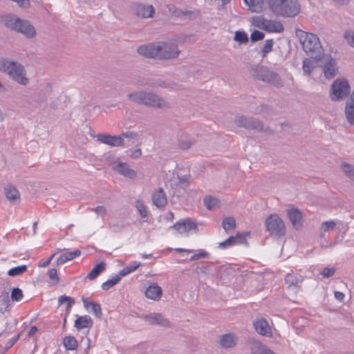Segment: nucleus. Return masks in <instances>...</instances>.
I'll use <instances>...</instances> for the list:
<instances>
[{
  "instance_id": "nucleus-8",
  "label": "nucleus",
  "mask_w": 354,
  "mask_h": 354,
  "mask_svg": "<svg viewBox=\"0 0 354 354\" xmlns=\"http://www.w3.org/2000/svg\"><path fill=\"white\" fill-rule=\"evenodd\" d=\"M156 59L168 60L178 57L180 51L176 44L171 42H157Z\"/></svg>"
},
{
  "instance_id": "nucleus-40",
  "label": "nucleus",
  "mask_w": 354,
  "mask_h": 354,
  "mask_svg": "<svg viewBox=\"0 0 354 354\" xmlns=\"http://www.w3.org/2000/svg\"><path fill=\"white\" fill-rule=\"evenodd\" d=\"M337 225V223L334 221L323 222L320 227L321 235L323 236L324 232L333 231L336 228Z\"/></svg>"
},
{
  "instance_id": "nucleus-46",
  "label": "nucleus",
  "mask_w": 354,
  "mask_h": 354,
  "mask_svg": "<svg viewBox=\"0 0 354 354\" xmlns=\"http://www.w3.org/2000/svg\"><path fill=\"white\" fill-rule=\"evenodd\" d=\"M136 207L139 212L142 218H146L148 216L147 208L144 203L140 200H137L136 202Z\"/></svg>"
},
{
  "instance_id": "nucleus-18",
  "label": "nucleus",
  "mask_w": 354,
  "mask_h": 354,
  "mask_svg": "<svg viewBox=\"0 0 354 354\" xmlns=\"http://www.w3.org/2000/svg\"><path fill=\"white\" fill-rule=\"evenodd\" d=\"M287 214L292 227L299 230L303 227L302 214L297 208H292L287 211Z\"/></svg>"
},
{
  "instance_id": "nucleus-15",
  "label": "nucleus",
  "mask_w": 354,
  "mask_h": 354,
  "mask_svg": "<svg viewBox=\"0 0 354 354\" xmlns=\"http://www.w3.org/2000/svg\"><path fill=\"white\" fill-rule=\"evenodd\" d=\"M97 140L111 147H120L124 145V140L120 136L100 133L97 136Z\"/></svg>"
},
{
  "instance_id": "nucleus-23",
  "label": "nucleus",
  "mask_w": 354,
  "mask_h": 354,
  "mask_svg": "<svg viewBox=\"0 0 354 354\" xmlns=\"http://www.w3.org/2000/svg\"><path fill=\"white\" fill-rule=\"evenodd\" d=\"M82 301L83 302V305L85 309L88 310L89 308H91L92 312L94 315L98 317L101 318L102 316V308L100 305L97 303H95L91 301L88 297H82Z\"/></svg>"
},
{
  "instance_id": "nucleus-7",
  "label": "nucleus",
  "mask_w": 354,
  "mask_h": 354,
  "mask_svg": "<svg viewBox=\"0 0 354 354\" xmlns=\"http://www.w3.org/2000/svg\"><path fill=\"white\" fill-rule=\"evenodd\" d=\"M351 92V86L347 80L337 78L331 85L330 97L332 101L337 102L347 97Z\"/></svg>"
},
{
  "instance_id": "nucleus-27",
  "label": "nucleus",
  "mask_w": 354,
  "mask_h": 354,
  "mask_svg": "<svg viewBox=\"0 0 354 354\" xmlns=\"http://www.w3.org/2000/svg\"><path fill=\"white\" fill-rule=\"evenodd\" d=\"M250 235V232H237L235 236H231L220 243H247L246 237Z\"/></svg>"
},
{
  "instance_id": "nucleus-19",
  "label": "nucleus",
  "mask_w": 354,
  "mask_h": 354,
  "mask_svg": "<svg viewBox=\"0 0 354 354\" xmlns=\"http://www.w3.org/2000/svg\"><path fill=\"white\" fill-rule=\"evenodd\" d=\"M253 326L257 333L266 337L272 335V329L268 322L263 318L257 319L253 322Z\"/></svg>"
},
{
  "instance_id": "nucleus-41",
  "label": "nucleus",
  "mask_w": 354,
  "mask_h": 354,
  "mask_svg": "<svg viewBox=\"0 0 354 354\" xmlns=\"http://www.w3.org/2000/svg\"><path fill=\"white\" fill-rule=\"evenodd\" d=\"M120 279H121L120 276L118 274H115L112 279H110L106 281L105 282H104L102 284L101 287H102V290H108L111 289L113 286H114L115 284L119 283Z\"/></svg>"
},
{
  "instance_id": "nucleus-35",
  "label": "nucleus",
  "mask_w": 354,
  "mask_h": 354,
  "mask_svg": "<svg viewBox=\"0 0 354 354\" xmlns=\"http://www.w3.org/2000/svg\"><path fill=\"white\" fill-rule=\"evenodd\" d=\"M244 2L253 12H261L264 4V0H244Z\"/></svg>"
},
{
  "instance_id": "nucleus-17",
  "label": "nucleus",
  "mask_w": 354,
  "mask_h": 354,
  "mask_svg": "<svg viewBox=\"0 0 354 354\" xmlns=\"http://www.w3.org/2000/svg\"><path fill=\"white\" fill-rule=\"evenodd\" d=\"M151 200L153 205L158 208H162L167 204V197L162 187L153 190Z\"/></svg>"
},
{
  "instance_id": "nucleus-62",
  "label": "nucleus",
  "mask_w": 354,
  "mask_h": 354,
  "mask_svg": "<svg viewBox=\"0 0 354 354\" xmlns=\"http://www.w3.org/2000/svg\"><path fill=\"white\" fill-rule=\"evenodd\" d=\"M120 136L122 138H136L138 136V133L133 131H126L122 133Z\"/></svg>"
},
{
  "instance_id": "nucleus-21",
  "label": "nucleus",
  "mask_w": 354,
  "mask_h": 354,
  "mask_svg": "<svg viewBox=\"0 0 354 354\" xmlns=\"http://www.w3.org/2000/svg\"><path fill=\"white\" fill-rule=\"evenodd\" d=\"M345 117L348 123L354 125V90L353 91L350 98L346 101L345 105Z\"/></svg>"
},
{
  "instance_id": "nucleus-4",
  "label": "nucleus",
  "mask_w": 354,
  "mask_h": 354,
  "mask_svg": "<svg viewBox=\"0 0 354 354\" xmlns=\"http://www.w3.org/2000/svg\"><path fill=\"white\" fill-rule=\"evenodd\" d=\"M270 10L277 17H293L301 10L297 0H269Z\"/></svg>"
},
{
  "instance_id": "nucleus-61",
  "label": "nucleus",
  "mask_w": 354,
  "mask_h": 354,
  "mask_svg": "<svg viewBox=\"0 0 354 354\" xmlns=\"http://www.w3.org/2000/svg\"><path fill=\"white\" fill-rule=\"evenodd\" d=\"M336 223H337L336 228L339 231L345 232L346 230H348V227L347 223L338 220L336 221Z\"/></svg>"
},
{
  "instance_id": "nucleus-57",
  "label": "nucleus",
  "mask_w": 354,
  "mask_h": 354,
  "mask_svg": "<svg viewBox=\"0 0 354 354\" xmlns=\"http://www.w3.org/2000/svg\"><path fill=\"white\" fill-rule=\"evenodd\" d=\"M88 209L90 211L95 212L96 214H97L102 216H105L107 212L106 207L103 205L97 206L95 208H89Z\"/></svg>"
},
{
  "instance_id": "nucleus-38",
  "label": "nucleus",
  "mask_w": 354,
  "mask_h": 354,
  "mask_svg": "<svg viewBox=\"0 0 354 354\" xmlns=\"http://www.w3.org/2000/svg\"><path fill=\"white\" fill-rule=\"evenodd\" d=\"M140 266V263L138 261H133L129 266L123 268L118 273V274L122 277H124L133 271L136 270Z\"/></svg>"
},
{
  "instance_id": "nucleus-47",
  "label": "nucleus",
  "mask_w": 354,
  "mask_h": 354,
  "mask_svg": "<svg viewBox=\"0 0 354 354\" xmlns=\"http://www.w3.org/2000/svg\"><path fill=\"white\" fill-rule=\"evenodd\" d=\"M342 167L346 176L354 181V167L350 164L344 162L342 165Z\"/></svg>"
},
{
  "instance_id": "nucleus-20",
  "label": "nucleus",
  "mask_w": 354,
  "mask_h": 354,
  "mask_svg": "<svg viewBox=\"0 0 354 354\" xmlns=\"http://www.w3.org/2000/svg\"><path fill=\"white\" fill-rule=\"evenodd\" d=\"M143 319L151 325L169 326L170 322L160 313H151L143 317Z\"/></svg>"
},
{
  "instance_id": "nucleus-53",
  "label": "nucleus",
  "mask_w": 354,
  "mask_h": 354,
  "mask_svg": "<svg viewBox=\"0 0 354 354\" xmlns=\"http://www.w3.org/2000/svg\"><path fill=\"white\" fill-rule=\"evenodd\" d=\"M48 277L50 281H52L53 285H56L58 283L59 279L57 275V272L55 268H50L48 270Z\"/></svg>"
},
{
  "instance_id": "nucleus-64",
  "label": "nucleus",
  "mask_w": 354,
  "mask_h": 354,
  "mask_svg": "<svg viewBox=\"0 0 354 354\" xmlns=\"http://www.w3.org/2000/svg\"><path fill=\"white\" fill-rule=\"evenodd\" d=\"M177 185L182 187L185 191V188L188 186V183L185 179L181 178L179 179V183L177 184Z\"/></svg>"
},
{
  "instance_id": "nucleus-33",
  "label": "nucleus",
  "mask_w": 354,
  "mask_h": 354,
  "mask_svg": "<svg viewBox=\"0 0 354 354\" xmlns=\"http://www.w3.org/2000/svg\"><path fill=\"white\" fill-rule=\"evenodd\" d=\"M11 305L9 294L8 292H3L0 295V313L4 314L7 311H10Z\"/></svg>"
},
{
  "instance_id": "nucleus-28",
  "label": "nucleus",
  "mask_w": 354,
  "mask_h": 354,
  "mask_svg": "<svg viewBox=\"0 0 354 354\" xmlns=\"http://www.w3.org/2000/svg\"><path fill=\"white\" fill-rule=\"evenodd\" d=\"M176 250L178 252L182 253H193V254L191 256V257L189 259V261H196L198 259H200L201 258H207L209 256V254L205 251L204 250H199L197 251H194L193 250H186V249H182V248H177Z\"/></svg>"
},
{
  "instance_id": "nucleus-5",
  "label": "nucleus",
  "mask_w": 354,
  "mask_h": 354,
  "mask_svg": "<svg viewBox=\"0 0 354 354\" xmlns=\"http://www.w3.org/2000/svg\"><path fill=\"white\" fill-rule=\"evenodd\" d=\"M300 41L304 50L310 58L320 59L324 55V49L316 35L301 31Z\"/></svg>"
},
{
  "instance_id": "nucleus-51",
  "label": "nucleus",
  "mask_w": 354,
  "mask_h": 354,
  "mask_svg": "<svg viewBox=\"0 0 354 354\" xmlns=\"http://www.w3.org/2000/svg\"><path fill=\"white\" fill-rule=\"evenodd\" d=\"M23 292L19 288H14L11 291L10 297L12 301H19L23 298Z\"/></svg>"
},
{
  "instance_id": "nucleus-16",
  "label": "nucleus",
  "mask_w": 354,
  "mask_h": 354,
  "mask_svg": "<svg viewBox=\"0 0 354 354\" xmlns=\"http://www.w3.org/2000/svg\"><path fill=\"white\" fill-rule=\"evenodd\" d=\"M157 50V42H151L140 46L137 52L146 58L156 59Z\"/></svg>"
},
{
  "instance_id": "nucleus-13",
  "label": "nucleus",
  "mask_w": 354,
  "mask_h": 354,
  "mask_svg": "<svg viewBox=\"0 0 354 354\" xmlns=\"http://www.w3.org/2000/svg\"><path fill=\"white\" fill-rule=\"evenodd\" d=\"M255 25L257 26H262L263 30L271 32H282L284 27L280 22L266 20L262 17H256L254 19Z\"/></svg>"
},
{
  "instance_id": "nucleus-25",
  "label": "nucleus",
  "mask_w": 354,
  "mask_h": 354,
  "mask_svg": "<svg viewBox=\"0 0 354 354\" xmlns=\"http://www.w3.org/2000/svg\"><path fill=\"white\" fill-rule=\"evenodd\" d=\"M303 280L304 278L301 275L294 273H288L285 277V281L288 288L298 289Z\"/></svg>"
},
{
  "instance_id": "nucleus-37",
  "label": "nucleus",
  "mask_w": 354,
  "mask_h": 354,
  "mask_svg": "<svg viewBox=\"0 0 354 354\" xmlns=\"http://www.w3.org/2000/svg\"><path fill=\"white\" fill-rule=\"evenodd\" d=\"M63 344L66 350H76L78 346L77 339L73 336H66L63 339Z\"/></svg>"
},
{
  "instance_id": "nucleus-29",
  "label": "nucleus",
  "mask_w": 354,
  "mask_h": 354,
  "mask_svg": "<svg viewBox=\"0 0 354 354\" xmlns=\"http://www.w3.org/2000/svg\"><path fill=\"white\" fill-rule=\"evenodd\" d=\"M93 320L88 315L80 316L75 321L74 326L77 330H81L85 328H91L93 326Z\"/></svg>"
},
{
  "instance_id": "nucleus-44",
  "label": "nucleus",
  "mask_w": 354,
  "mask_h": 354,
  "mask_svg": "<svg viewBox=\"0 0 354 354\" xmlns=\"http://www.w3.org/2000/svg\"><path fill=\"white\" fill-rule=\"evenodd\" d=\"M179 14L180 15L178 17H187L189 19H191L199 17L201 15V12L198 10H188L181 9V12Z\"/></svg>"
},
{
  "instance_id": "nucleus-14",
  "label": "nucleus",
  "mask_w": 354,
  "mask_h": 354,
  "mask_svg": "<svg viewBox=\"0 0 354 354\" xmlns=\"http://www.w3.org/2000/svg\"><path fill=\"white\" fill-rule=\"evenodd\" d=\"M179 234H187L189 232L198 230L197 223L191 218H187L176 223L172 227Z\"/></svg>"
},
{
  "instance_id": "nucleus-3",
  "label": "nucleus",
  "mask_w": 354,
  "mask_h": 354,
  "mask_svg": "<svg viewBox=\"0 0 354 354\" xmlns=\"http://www.w3.org/2000/svg\"><path fill=\"white\" fill-rule=\"evenodd\" d=\"M0 71L6 73L12 80L23 86L29 83L24 66L17 62L9 60L7 58H1Z\"/></svg>"
},
{
  "instance_id": "nucleus-58",
  "label": "nucleus",
  "mask_w": 354,
  "mask_h": 354,
  "mask_svg": "<svg viewBox=\"0 0 354 354\" xmlns=\"http://www.w3.org/2000/svg\"><path fill=\"white\" fill-rule=\"evenodd\" d=\"M168 11L170 15L174 17H179V13L181 12V9L176 8L175 6L169 5L167 6Z\"/></svg>"
},
{
  "instance_id": "nucleus-31",
  "label": "nucleus",
  "mask_w": 354,
  "mask_h": 354,
  "mask_svg": "<svg viewBox=\"0 0 354 354\" xmlns=\"http://www.w3.org/2000/svg\"><path fill=\"white\" fill-rule=\"evenodd\" d=\"M81 252L80 250H75L73 252H65L59 255V257L57 259L56 263L57 265H62L66 263L68 261L72 260L75 257L80 256Z\"/></svg>"
},
{
  "instance_id": "nucleus-45",
  "label": "nucleus",
  "mask_w": 354,
  "mask_h": 354,
  "mask_svg": "<svg viewBox=\"0 0 354 354\" xmlns=\"http://www.w3.org/2000/svg\"><path fill=\"white\" fill-rule=\"evenodd\" d=\"M314 62L310 59H305L303 61L302 69L304 73L308 75H310L312 73L313 69L314 68Z\"/></svg>"
},
{
  "instance_id": "nucleus-12",
  "label": "nucleus",
  "mask_w": 354,
  "mask_h": 354,
  "mask_svg": "<svg viewBox=\"0 0 354 354\" xmlns=\"http://www.w3.org/2000/svg\"><path fill=\"white\" fill-rule=\"evenodd\" d=\"M234 123L239 127H243L249 130L261 131L263 129L262 123L257 119L252 117L239 116L237 117Z\"/></svg>"
},
{
  "instance_id": "nucleus-22",
  "label": "nucleus",
  "mask_w": 354,
  "mask_h": 354,
  "mask_svg": "<svg viewBox=\"0 0 354 354\" xmlns=\"http://www.w3.org/2000/svg\"><path fill=\"white\" fill-rule=\"evenodd\" d=\"M113 169L126 178L133 179L136 177V172L131 169L127 162H119L113 167Z\"/></svg>"
},
{
  "instance_id": "nucleus-56",
  "label": "nucleus",
  "mask_w": 354,
  "mask_h": 354,
  "mask_svg": "<svg viewBox=\"0 0 354 354\" xmlns=\"http://www.w3.org/2000/svg\"><path fill=\"white\" fill-rule=\"evenodd\" d=\"M335 271H336V269L333 267H331V268L326 267V268H324V270L321 272V274L324 278H329L334 275V274L335 273Z\"/></svg>"
},
{
  "instance_id": "nucleus-30",
  "label": "nucleus",
  "mask_w": 354,
  "mask_h": 354,
  "mask_svg": "<svg viewBox=\"0 0 354 354\" xmlns=\"http://www.w3.org/2000/svg\"><path fill=\"white\" fill-rule=\"evenodd\" d=\"M236 337L232 333L224 334L220 337V344L224 348H232L236 344Z\"/></svg>"
},
{
  "instance_id": "nucleus-55",
  "label": "nucleus",
  "mask_w": 354,
  "mask_h": 354,
  "mask_svg": "<svg viewBox=\"0 0 354 354\" xmlns=\"http://www.w3.org/2000/svg\"><path fill=\"white\" fill-rule=\"evenodd\" d=\"M265 37L263 32L254 30L250 35V39L252 42H256L263 39Z\"/></svg>"
},
{
  "instance_id": "nucleus-48",
  "label": "nucleus",
  "mask_w": 354,
  "mask_h": 354,
  "mask_svg": "<svg viewBox=\"0 0 354 354\" xmlns=\"http://www.w3.org/2000/svg\"><path fill=\"white\" fill-rule=\"evenodd\" d=\"M273 44L274 42L272 39H266L265 41V44L263 45V48L261 50L263 57H265L268 53H270L272 50Z\"/></svg>"
},
{
  "instance_id": "nucleus-59",
  "label": "nucleus",
  "mask_w": 354,
  "mask_h": 354,
  "mask_svg": "<svg viewBox=\"0 0 354 354\" xmlns=\"http://www.w3.org/2000/svg\"><path fill=\"white\" fill-rule=\"evenodd\" d=\"M208 270H209V266L207 264L202 265V266H198L196 268V272L198 274H206L207 273Z\"/></svg>"
},
{
  "instance_id": "nucleus-49",
  "label": "nucleus",
  "mask_w": 354,
  "mask_h": 354,
  "mask_svg": "<svg viewBox=\"0 0 354 354\" xmlns=\"http://www.w3.org/2000/svg\"><path fill=\"white\" fill-rule=\"evenodd\" d=\"M234 39L240 44H246L248 42V37L244 31H236Z\"/></svg>"
},
{
  "instance_id": "nucleus-26",
  "label": "nucleus",
  "mask_w": 354,
  "mask_h": 354,
  "mask_svg": "<svg viewBox=\"0 0 354 354\" xmlns=\"http://www.w3.org/2000/svg\"><path fill=\"white\" fill-rule=\"evenodd\" d=\"M4 194L6 198L12 203H17L20 201V194L17 188L12 185L4 187Z\"/></svg>"
},
{
  "instance_id": "nucleus-6",
  "label": "nucleus",
  "mask_w": 354,
  "mask_h": 354,
  "mask_svg": "<svg viewBox=\"0 0 354 354\" xmlns=\"http://www.w3.org/2000/svg\"><path fill=\"white\" fill-rule=\"evenodd\" d=\"M251 75L258 80L272 84L277 88L282 87L283 82L280 75L263 65H251L249 68Z\"/></svg>"
},
{
  "instance_id": "nucleus-2",
  "label": "nucleus",
  "mask_w": 354,
  "mask_h": 354,
  "mask_svg": "<svg viewBox=\"0 0 354 354\" xmlns=\"http://www.w3.org/2000/svg\"><path fill=\"white\" fill-rule=\"evenodd\" d=\"M128 98L138 104H143L148 107L157 109L170 108V104L168 102L153 92L143 91L133 92L128 94Z\"/></svg>"
},
{
  "instance_id": "nucleus-42",
  "label": "nucleus",
  "mask_w": 354,
  "mask_h": 354,
  "mask_svg": "<svg viewBox=\"0 0 354 354\" xmlns=\"http://www.w3.org/2000/svg\"><path fill=\"white\" fill-rule=\"evenodd\" d=\"M222 226L226 232L234 229L236 227L235 219L232 216L225 218L223 220Z\"/></svg>"
},
{
  "instance_id": "nucleus-54",
  "label": "nucleus",
  "mask_w": 354,
  "mask_h": 354,
  "mask_svg": "<svg viewBox=\"0 0 354 354\" xmlns=\"http://www.w3.org/2000/svg\"><path fill=\"white\" fill-rule=\"evenodd\" d=\"M158 85L162 88H167L171 90H176L179 88V86L173 82H165V81H160L158 82Z\"/></svg>"
},
{
  "instance_id": "nucleus-63",
  "label": "nucleus",
  "mask_w": 354,
  "mask_h": 354,
  "mask_svg": "<svg viewBox=\"0 0 354 354\" xmlns=\"http://www.w3.org/2000/svg\"><path fill=\"white\" fill-rule=\"evenodd\" d=\"M307 245H299L297 250L300 253H304L305 256L308 254L309 251H312V250H305V248Z\"/></svg>"
},
{
  "instance_id": "nucleus-11",
  "label": "nucleus",
  "mask_w": 354,
  "mask_h": 354,
  "mask_svg": "<svg viewBox=\"0 0 354 354\" xmlns=\"http://www.w3.org/2000/svg\"><path fill=\"white\" fill-rule=\"evenodd\" d=\"M133 14L140 19L153 18L156 10L152 5L135 2L131 6Z\"/></svg>"
},
{
  "instance_id": "nucleus-50",
  "label": "nucleus",
  "mask_w": 354,
  "mask_h": 354,
  "mask_svg": "<svg viewBox=\"0 0 354 354\" xmlns=\"http://www.w3.org/2000/svg\"><path fill=\"white\" fill-rule=\"evenodd\" d=\"M21 336V333H18L17 335L12 337L5 345V347L3 350L1 352L0 354H5L6 352L12 348L16 342L19 340V337Z\"/></svg>"
},
{
  "instance_id": "nucleus-10",
  "label": "nucleus",
  "mask_w": 354,
  "mask_h": 354,
  "mask_svg": "<svg viewBox=\"0 0 354 354\" xmlns=\"http://www.w3.org/2000/svg\"><path fill=\"white\" fill-rule=\"evenodd\" d=\"M317 60L321 62L320 66L326 78L332 79L337 74L338 67L337 66V62L330 55L324 54L320 59Z\"/></svg>"
},
{
  "instance_id": "nucleus-9",
  "label": "nucleus",
  "mask_w": 354,
  "mask_h": 354,
  "mask_svg": "<svg viewBox=\"0 0 354 354\" xmlns=\"http://www.w3.org/2000/svg\"><path fill=\"white\" fill-rule=\"evenodd\" d=\"M265 225L266 230L270 234L281 237L286 233V225L283 221L277 214H271L266 218Z\"/></svg>"
},
{
  "instance_id": "nucleus-36",
  "label": "nucleus",
  "mask_w": 354,
  "mask_h": 354,
  "mask_svg": "<svg viewBox=\"0 0 354 354\" xmlns=\"http://www.w3.org/2000/svg\"><path fill=\"white\" fill-rule=\"evenodd\" d=\"M203 203L209 210L214 209L219 206L220 201L212 196H205L203 198Z\"/></svg>"
},
{
  "instance_id": "nucleus-39",
  "label": "nucleus",
  "mask_w": 354,
  "mask_h": 354,
  "mask_svg": "<svg viewBox=\"0 0 354 354\" xmlns=\"http://www.w3.org/2000/svg\"><path fill=\"white\" fill-rule=\"evenodd\" d=\"M64 302H67L66 306V316H67L71 311L72 305L75 304V299L68 296L62 295L58 298V304L59 305H62Z\"/></svg>"
},
{
  "instance_id": "nucleus-43",
  "label": "nucleus",
  "mask_w": 354,
  "mask_h": 354,
  "mask_svg": "<svg viewBox=\"0 0 354 354\" xmlns=\"http://www.w3.org/2000/svg\"><path fill=\"white\" fill-rule=\"evenodd\" d=\"M26 270L27 266L26 265H21L10 269L8 272V274L11 277H15L23 274Z\"/></svg>"
},
{
  "instance_id": "nucleus-1",
  "label": "nucleus",
  "mask_w": 354,
  "mask_h": 354,
  "mask_svg": "<svg viewBox=\"0 0 354 354\" xmlns=\"http://www.w3.org/2000/svg\"><path fill=\"white\" fill-rule=\"evenodd\" d=\"M0 21L8 29L23 35L26 39H32L37 35L36 28L30 21L21 19L15 14L8 13L1 15Z\"/></svg>"
},
{
  "instance_id": "nucleus-34",
  "label": "nucleus",
  "mask_w": 354,
  "mask_h": 354,
  "mask_svg": "<svg viewBox=\"0 0 354 354\" xmlns=\"http://www.w3.org/2000/svg\"><path fill=\"white\" fill-rule=\"evenodd\" d=\"M106 270V263L103 261L97 263L91 271L87 274L86 279L89 280L95 279L100 275L102 272Z\"/></svg>"
},
{
  "instance_id": "nucleus-52",
  "label": "nucleus",
  "mask_w": 354,
  "mask_h": 354,
  "mask_svg": "<svg viewBox=\"0 0 354 354\" xmlns=\"http://www.w3.org/2000/svg\"><path fill=\"white\" fill-rule=\"evenodd\" d=\"M344 37L346 39L347 44L350 46L354 48V30H346L344 33Z\"/></svg>"
},
{
  "instance_id": "nucleus-60",
  "label": "nucleus",
  "mask_w": 354,
  "mask_h": 354,
  "mask_svg": "<svg viewBox=\"0 0 354 354\" xmlns=\"http://www.w3.org/2000/svg\"><path fill=\"white\" fill-rule=\"evenodd\" d=\"M191 146L192 142L189 140L180 141L178 145V148L183 150L188 149Z\"/></svg>"
},
{
  "instance_id": "nucleus-32",
  "label": "nucleus",
  "mask_w": 354,
  "mask_h": 354,
  "mask_svg": "<svg viewBox=\"0 0 354 354\" xmlns=\"http://www.w3.org/2000/svg\"><path fill=\"white\" fill-rule=\"evenodd\" d=\"M250 354H276L266 346L259 342H255L251 347Z\"/></svg>"
},
{
  "instance_id": "nucleus-24",
  "label": "nucleus",
  "mask_w": 354,
  "mask_h": 354,
  "mask_svg": "<svg viewBox=\"0 0 354 354\" xmlns=\"http://www.w3.org/2000/svg\"><path fill=\"white\" fill-rule=\"evenodd\" d=\"M162 292V288L154 283L146 289L145 296L150 299L158 301L161 298Z\"/></svg>"
}]
</instances>
